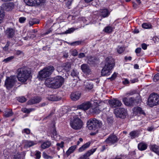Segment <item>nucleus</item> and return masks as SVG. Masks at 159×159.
Wrapping results in <instances>:
<instances>
[{
    "mask_svg": "<svg viewBox=\"0 0 159 159\" xmlns=\"http://www.w3.org/2000/svg\"><path fill=\"white\" fill-rule=\"evenodd\" d=\"M106 103L102 101L97 100L96 98L91 99V102L87 101L84 102L77 106L78 109L86 111L89 109L93 105L92 107L90 109L91 113L93 114L99 113L104 107Z\"/></svg>",
    "mask_w": 159,
    "mask_h": 159,
    "instance_id": "obj_1",
    "label": "nucleus"
},
{
    "mask_svg": "<svg viewBox=\"0 0 159 159\" xmlns=\"http://www.w3.org/2000/svg\"><path fill=\"white\" fill-rule=\"evenodd\" d=\"M64 82V79L61 76L46 79L45 82V85L49 87L54 89L61 87Z\"/></svg>",
    "mask_w": 159,
    "mask_h": 159,
    "instance_id": "obj_2",
    "label": "nucleus"
},
{
    "mask_svg": "<svg viewBox=\"0 0 159 159\" xmlns=\"http://www.w3.org/2000/svg\"><path fill=\"white\" fill-rule=\"evenodd\" d=\"M30 74L31 71L26 67L18 69L17 75L18 80L21 83H25L30 78Z\"/></svg>",
    "mask_w": 159,
    "mask_h": 159,
    "instance_id": "obj_3",
    "label": "nucleus"
},
{
    "mask_svg": "<svg viewBox=\"0 0 159 159\" xmlns=\"http://www.w3.org/2000/svg\"><path fill=\"white\" fill-rule=\"evenodd\" d=\"M105 66L101 71L102 76H108L111 73V70L113 68L114 64L111 57H107L104 61Z\"/></svg>",
    "mask_w": 159,
    "mask_h": 159,
    "instance_id": "obj_4",
    "label": "nucleus"
},
{
    "mask_svg": "<svg viewBox=\"0 0 159 159\" xmlns=\"http://www.w3.org/2000/svg\"><path fill=\"white\" fill-rule=\"evenodd\" d=\"M54 70V67L50 66L41 70L39 73L38 78L40 80H43L49 77Z\"/></svg>",
    "mask_w": 159,
    "mask_h": 159,
    "instance_id": "obj_5",
    "label": "nucleus"
},
{
    "mask_svg": "<svg viewBox=\"0 0 159 159\" xmlns=\"http://www.w3.org/2000/svg\"><path fill=\"white\" fill-rule=\"evenodd\" d=\"M14 7V4L11 2L4 3L2 4V7L0 8V24L2 22L5 16L4 11L2 8L9 11L12 10Z\"/></svg>",
    "mask_w": 159,
    "mask_h": 159,
    "instance_id": "obj_6",
    "label": "nucleus"
},
{
    "mask_svg": "<svg viewBox=\"0 0 159 159\" xmlns=\"http://www.w3.org/2000/svg\"><path fill=\"white\" fill-rule=\"evenodd\" d=\"M71 127L75 129H79L83 126V122L78 117H74L70 119V123Z\"/></svg>",
    "mask_w": 159,
    "mask_h": 159,
    "instance_id": "obj_7",
    "label": "nucleus"
},
{
    "mask_svg": "<svg viewBox=\"0 0 159 159\" xmlns=\"http://www.w3.org/2000/svg\"><path fill=\"white\" fill-rule=\"evenodd\" d=\"M102 125L101 121L95 118L91 119L88 121L87 126L90 130H95Z\"/></svg>",
    "mask_w": 159,
    "mask_h": 159,
    "instance_id": "obj_8",
    "label": "nucleus"
},
{
    "mask_svg": "<svg viewBox=\"0 0 159 159\" xmlns=\"http://www.w3.org/2000/svg\"><path fill=\"white\" fill-rule=\"evenodd\" d=\"M158 104H159V95L155 93L151 94L148 98V105L150 107H153Z\"/></svg>",
    "mask_w": 159,
    "mask_h": 159,
    "instance_id": "obj_9",
    "label": "nucleus"
},
{
    "mask_svg": "<svg viewBox=\"0 0 159 159\" xmlns=\"http://www.w3.org/2000/svg\"><path fill=\"white\" fill-rule=\"evenodd\" d=\"M114 113L117 117L125 118L127 115L126 109L124 108H117L115 109Z\"/></svg>",
    "mask_w": 159,
    "mask_h": 159,
    "instance_id": "obj_10",
    "label": "nucleus"
},
{
    "mask_svg": "<svg viewBox=\"0 0 159 159\" xmlns=\"http://www.w3.org/2000/svg\"><path fill=\"white\" fill-rule=\"evenodd\" d=\"M16 80V77L15 75L7 77L6 80L5 84L7 89L11 88L14 85Z\"/></svg>",
    "mask_w": 159,
    "mask_h": 159,
    "instance_id": "obj_11",
    "label": "nucleus"
},
{
    "mask_svg": "<svg viewBox=\"0 0 159 159\" xmlns=\"http://www.w3.org/2000/svg\"><path fill=\"white\" fill-rule=\"evenodd\" d=\"M24 1L28 5L33 6L38 5L43 3L45 0H24Z\"/></svg>",
    "mask_w": 159,
    "mask_h": 159,
    "instance_id": "obj_12",
    "label": "nucleus"
},
{
    "mask_svg": "<svg viewBox=\"0 0 159 159\" xmlns=\"http://www.w3.org/2000/svg\"><path fill=\"white\" fill-rule=\"evenodd\" d=\"M48 134L49 136H50L52 139L56 140L60 139V137L57 134V132L54 127H53L51 130L48 131Z\"/></svg>",
    "mask_w": 159,
    "mask_h": 159,
    "instance_id": "obj_13",
    "label": "nucleus"
},
{
    "mask_svg": "<svg viewBox=\"0 0 159 159\" xmlns=\"http://www.w3.org/2000/svg\"><path fill=\"white\" fill-rule=\"evenodd\" d=\"M109 102L110 106L113 108L120 106L122 104L121 101L116 98L109 100Z\"/></svg>",
    "mask_w": 159,
    "mask_h": 159,
    "instance_id": "obj_14",
    "label": "nucleus"
},
{
    "mask_svg": "<svg viewBox=\"0 0 159 159\" xmlns=\"http://www.w3.org/2000/svg\"><path fill=\"white\" fill-rule=\"evenodd\" d=\"M118 140L117 137L114 135H111L105 140L106 143L110 145L115 143Z\"/></svg>",
    "mask_w": 159,
    "mask_h": 159,
    "instance_id": "obj_15",
    "label": "nucleus"
},
{
    "mask_svg": "<svg viewBox=\"0 0 159 159\" xmlns=\"http://www.w3.org/2000/svg\"><path fill=\"white\" fill-rule=\"evenodd\" d=\"M81 69L82 71L85 74L89 75L91 73V69L88 65L86 64H83L81 66Z\"/></svg>",
    "mask_w": 159,
    "mask_h": 159,
    "instance_id": "obj_16",
    "label": "nucleus"
},
{
    "mask_svg": "<svg viewBox=\"0 0 159 159\" xmlns=\"http://www.w3.org/2000/svg\"><path fill=\"white\" fill-rule=\"evenodd\" d=\"M122 101L125 105L127 106H131L133 105L134 104V99L133 98H123Z\"/></svg>",
    "mask_w": 159,
    "mask_h": 159,
    "instance_id": "obj_17",
    "label": "nucleus"
},
{
    "mask_svg": "<svg viewBox=\"0 0 159 159\" xmlns=\"http://www.w3.org/2000/svg\"><path fill=\"white\" fill-rule=\"evenodd\" d=\"M6 35L8 38H12L15 34V30L12 28H8L5 32Z\"/></svg>",
    "mask_w": 159,
    "mask_h": 159,
    "instance_id": "obj_18",
    "label": "nucleus"
},
{
    "mask_svg": "<svg viewBox=\"0 0 159 159\" xmlns=\"http://www.w3.org/2000/svg\"><path fill=\"white\" fill-rule=\"evenodd\" d=\"M23 143L24 144V147L25 148L31 147L37 144L36 142L27 140H24Z\"/></svg>",
    "mask_w": 159,
    "mask_h": 159,
    "instance_id": "obj_19",
    "label": "nucleus"
},
{
    "mask_svg": "<svg viewBox=\"0 0 159 159\" xmlns=\"http://www.w3.org/2000/svg\"><path fill=\"white\" fill-rule=\"evenodd\" d=\"M80 96L81 94L80 93L76 92L71 94L70 98L73 101H75L80 98Z\"/></svg>",
    "mask_w": 159,
    "mask_h": 159,
    "instance_id": "obj_20",
    "label": "nucleus"
},
{
    "mask_svg": "<svg viewBox=\"0 0 159 159\" xmlns=\"http://www.w3.org/2000/svg\"><path fill=\"white\" fill-rule=\"evenodd\" d=\"M41 98L40 97H37L29 100L27 102L29 105H31L39 103L41 101Z\"/></svg>",
    "mask_w": 159,
    "mask_h": 159,
    "instance_id": "obj_21",
    "label": "nucleus"
},
{
    "mask_svg": "<svg viewBox=\"0 0 159 159\" xmlns=\"http://www.w3.org/2000/svg\"><path fill=\"white\" fill-rule=\"evenodd\" d=\"M100 12V16L103 18L108 16L110 14V12L108 11V10L107 9H101Z\"/></svg>",
    "mask_w": 159,
    "mask_h": 159,
    "instance_id": "obj_22",
    "label": "nucleus"
},
{
    "mask_svg": "<svg viewBox=\"0 0 159 159\" xmlns=\"http://www.w3.org/2000/svg\"><path fill=\"white\" fill-rule=\"evenodd\" d=\"M96 148H93L90 150L87 151V152L83 155V156L81 157L83 158H87L89 159L88 157L90 156L96 150Z\"/></svg>",
    "mask_w": 159,
    "mask_h": 159,
    "instance_id": "obj_23",
    "label": "nucleus"
},
{
    "mask_svg": "<svg viewBox=\"0 0 159 159\" xmlns=\"http://www.w3.org/2000/svg\"><path fill=\"white\" fill-rule=\"evenodd\" d=\"M77 148L76 145H73L70 147L66 152V155L67 156H69L75 151Z\"/></svg>",
    "mask_w": 159,
    "mask_h": 159,
    "instance_id": "obj_24",
    "label": "nucleus"
},
{
    "mask_svg": "<svg viewBox=\"0 0 159 159\" xmlns=\"http://www.w3.org/2000/svg\"><path fill=\"white\" fill-rule=\"evenodd\" d=\"M90 144V142H87L86 143L84 144L79 148L78 149L79 152H81L84 151L89 147Z\"/></svg>",
    "mask_w": 159,
    "mask_h": 159,
    "instance_id": "obj_25",
    "label": "nucleus"
},
{
    "mask_svg": "<svg viewBox=\"0 0 159 159\" xmlns=\"http://www.w3.org/2000/svg\"><path fill=\"white\" fill-rule=\"evenodd\" d=\"M48 99L51 101H58L61 99V98H58L55 95H51L47 97Z\"/></svg>",
    "mask_w": 159,
    "mask_h": 159,
    "instance_id": "obj_26",
    "label": "nucleus"
},
{
    "mask_svg": "<svg viewBox=\"0 0 159 159\" xmlns=\"http://www.w3.org/2000/svg\"><path fill=\"white\" fill-rule=\"evenodd\" d=\"M151 150L159 155V147L157 145H152L151 147Z\"/></svg>",
    "mask_w": 159,
    "mask_h": 159,
    "instance_id": "obj_27",
    "label": "nucleus"
},
{
    "mask_svg": "<svg viewBox=\"0 0 159 159\" xmlns=\"http://www.w3.org/2000/svg\"><path fill=\"white\" fill-rule=\"evenodd\" d=\"M147 148V145L143 143H141L138 145V148L139 150L143 151L145 150Z\"/></svg>",
    "mask_w": 159,
    "mask_h": 159,
    "instance_id": "obj_28",
    "label": "nucleus"
},
{
    "mask_svg": "<svg viewBox=\"0 0 159 159\" xmlns=\"http://www.w3.org/2000/svg\"><path fill=\"white\" fill-rule=\"evenodd\" d=\"M13 114L12 110L9 109L5 111L4 115L5 117H8L11 116Z\"/></svg>",
    "mask_w": 159,
    "mask_h": 159,
    "instance_id": "obj_29",
    "label": "nucleus"
},
{
    "mask_svg": "<svg viewBox=\"0 0 159 159\" xmlns=\"http://www.w3.org/2000/svg\"><path fill=\"white\" fill-rule=\"evenodd\" d=\"M139 134L138 131L136 130L132 131L130 133L129 135L132 139L138 136Z\"/></svg>",
    "mask_w": 159,
    "mask_h": 159,
    "instance_id": "obj_30",
    "label": "nucleus"
},
{
    "mask_svg": "<svg viewBox=\"0 0 159 159\" xmlns=\"http://www.w3.org/2000/svg\"><path fill=\"white\" fill-rule=\"evenodd\" d=\"M133 111L134 113L136 114H140L143 113L141 108L138 107H134L133 109Z\"/></svg>",
    "mask_w": 159,
    "mask_h": 159,
    "instance_id": "obj_31",
    "label": "nucleus"
},
{
    "mask_svg": "<svg viewBox=\"0 0 159 159\" xmlns=\"http://www.w3.org/2000/svg\"><path fill=\"white\" fill-rule=\"evenodd\" d=\"M51 144V143L50 141H48L43 143L41 145V147L43 149L48 148Z\"/></svg>",
    "mask_w": 159,
    "mask_h": 159,
    "instance_id": "obj_32",
    "label": "nucleus"
},
{
    "mask_svg": "<svg viewBox=\"0 0 159 159\" xmlns=\"http://www.w3.org/2000/svg\"><path fill=\"white\" fill-rule=\"evenodd\" d=\"M113 30V28L111 26H108L105 27L103 30V31L105 33H111Z\"/></svg>",
    "mask_w": 159,
    "mask_h": 159,
    "instance_id": "obj_33",
    "label": "nucleus"
},
{
    "mask_svg": "<svg viewBox=\"0 0 159 159\" xmlns=\"http://www.w3.org/2000/svg\"><path fill=\"white\" fill-rule=\"evenodd\" d=\"M86 88L88 89H91L93 88V85L89 80L85 82Z\"/></svg>",
    "mask_w": 159,
    "mask_h": 159,
    "instance_id": "obj_34",
    "label": "nucleus"
},
{
    "mask_svg": "<svg viewBox=\"0 0 159 159\" xmlns=\"http://www.w3.org/2000/svg\"><path fill=\"white\" fill-rule=\"evenodd\" d=\"M64 69L67 71H69L71 68V64L69 62L65 63L63 66Z\"/></svg>",
    "mask_w": 159,
    "mask_h": 159,
    "instance_id": "obj_35",
    "label": "nucleus"
},
{
    "mask_svg": "<svg viewBox=\"0 0 159 159\" xmlns=\"http://www.w3.org/2000/svg\"><path fill=\"white\" fill-rule=\"evenodd\" d=\"M142 27L144 29H148L152 27V25L149 23H144L142 24Z\"/></svg>",
    "mask_w": 159,
    "mask_h": 159,
    "instance_id": "obj_36",
    "label": "nucleus"
},
{
    "mask_svg": "<svg viewBox=\"0 0 159 159\" xmlns=\"http://www.w3.org/2000/svg\"><path fill=\"white\" fill-rule=\"evenodd\" d=\"M79 72L76 70H73L71 75L73 77H77L78 76Z\"/></svg>",
    "mask_w": 159,
    "mask_h": 159,
    "instance_id": "obj_37",
    "label": "nucleus"
},
{
    "mask_svg": "<svg viewBox=\"0 0 159 159\" xmlns=\"http://www.w3.org/2000/svg\"><path fill=\"white\" fill-rule=\"evenodd\" d=\"M38 23L37 21L35 19H31L29 20V24L30 26H32L33 25Z\"/></svg>",
    "mask_w": 159,
    "mask_h": 159,
    "instance_id": "obj_38",
    "label": "nucleus"
},
{
    "mask_svg": "<svg viewBox=\"0 0 159 159\" xmlns=\"http://www.w3.org/2000/svg\"><path fill=\"white\" fill-rule=\"evenodd\" d=\"M42 156L45 159H52L53 158L52 157L48 155L44 152H43Z\"/></svg>",
    "mask_w": 159,
    "mask_h": 159,
    "instance_id": "obj_39",
    "label": "nucleus"
},
{
    "mask_svg": "<svg viewBox=\"0 0 159 159\" xmlns=\"http://www.w3.org/2000/svg\"><path fill=\"white\" fill-rule=\"evenodd\" d=\"M94 60H95L94 57L91 56H89L88 57V62L89 64H93V62H95Z\"/></svg>",
    "mask_w": 159,
    "mask_h": 159,
    "instance_id": "obj_40",
    "label": "nucleus"
},
{
    "mask_svg": "<svg viewBox=\"0 0 159 159\" xmlns=\"http://www.w3.org/2000/svg\"><path fill=\"white\" fill-rule=\"evenodd\" d=\"M81 42L80 41H77L73 42L71 43H67L71 46H76L80 44Z\"/></svg>",
    "mask_w": 159,
    "mask_h": 159,
    "instance_id": "obj_41",
    "label": "nucleus"
},
{
    "mask_svg": "<svg viewBox=\"0 0 159 159\" xmlns=\"http://www.w3.org/2000/svg\"><path fill=\"white\" fill-rule=\"evenodd\" d=\"M34 110L33 109H27L26 108H24L22 109V111L25 113H29L32 111Z\"/></svg>",
    "mask_w": 159,
    "mask_h": 159,
    "instance_id": "obj_42",
    "label": "nucleus"
},
{
    "mask_svg": "<svg viewBox=\"0 0 159 159\" xmlns=\"http://www.w3.org/2000/svg\"><path fill=\"white\" fill-rule=\"evenodd\" d=\"M75 30V29L74 28H70L68 29V30H66L65 32V34H70L71 33L73 32Z\"/></svg>",
    "mask_w": 159,
    "mask_h": 159,
    "instance_id": "obj_43",
    "label": "nucleus"
},
{
    "mask_svg": "<svg viewBox=\"0 0 159 159\" xmlns=\"http://www.w3.org/2000/svg\"><path fill=\"white\" fill-rule=\"evenodd\" d=\"M153 80L154 82H157L159 80V73H158L154 76Z\"/></svg>",
    "mask_w": 159,
    "mask_h": 159,
    "instance_id": "obj_44",
    "label": "nucleus"
},
{
    "mask_svg": "<svg viewBox=\"0 0 159 159\" xmlns=\"http://www.w3.org/2000/svg\"><path fill=\"white\" fill-rule=\"evenodd\" d=\"M18 100L20 102H23L26 101V98L24 97H20L18 98Z\"/></svg>",
    "mask_w": 159,
    "mask_h": 159,
    "instance_id": "obj_45",
    "label": "nucleus"
},
{
    "mask_svg": "<svg viewBox=\"0 0 159 159\" xmlns=\"http://www.w3.org/2000/svg\"><path fill=\"white\" fill-rule=\"evenodd\" d=\"M124 50V48L122 47H118L117 49V51L118 52L119 54H121L122 53Z\"/></svg>",
    "mask_w": 159,
    "mask_h": 159,
    "instance_id": "obj_46",
    "label": "nucleus"
},
{
    "mask_svg": "<svg viewBox=\"0 0 159 159\" xmlns=\"http://www.w3.org/2000/svg\"><path fill=\"white\" fill-rule=\"evenodd\" d=\"M14 58V57L13 56H11L10 57H8L6 59H4L3 60V62H9L11 61V60L13 59Z\"/></svg>",
    "mask_w": 159,
    "mask_h": 159,
    "instance_id": "obj_47",
    "label": "nucleus"
},
{
    "mask_svg": "<svg viewBox=\"0 0 159 159\" xmlns=\"http://www.w3.org/2000/svg\"><path fill=\"white\" fill-rule=\"evenodd\" d=\"M36 158V159H39L41 157V152L39 151H36V153L35 154Z\"/></svg>",
    "mask_w": 159,
    "mask_h": 159,
    "instance_id": "obj_48",
    "label": "nucleus"
},
{
    "mask_svg": "<svg viewBox=\"0 0 159 159\" xmlns=\"http://www.w3.org/2000/svg\"><path fill=\"white\" fill-rule=\"evenodd\" d=\"M78 53V52L76 49H74L71 51V54L74 56H77Z\"/></svg>",
    "mask_w": 159,
    "mask_h": 159,
    "instance_id": "obj_49",
    "label": "nucleus"
},
{
    "mask_svg": "<svg viewBox=\"0 0 159 159\" xmlns=\"http://www.w3.org/2000/svg\"><path fill=\"white\" fill-rule=\"evenodd\" d=\"M22 132L28 134L30 133V130L29 129H25Z\"/></svg>",
    "mask_w": 159,
    "mask_h": 159,
    "instance_id": "obj_50",
    "label": "nucleus"
},
{
    "mask_svg": "<svg viewBox=\"0 0 159 159\" xmlns=\"http://www.w3.org/2000/svg\"><path fill=\"white\" fill-rule=\"evenodd\" d=\"M116 75L117 74L116 73H114L112 75L111 77L109 78V79H111V80H113L116 78Z\"/></svg>",
    "mask_w": 159,
    "mask_h": 159,
    "instance_id": "obj_51",
    "label": "nucleus"
},
{
    "mask_svg": "<svg viewBox=\"0 0 159 159\" xmlns=\"http://www.w3.org/2000/svg\"><path fill=\"white\" fill-rule=\"evenodd\" d=\"M26 20V18L24 17H21L19 19V21L20 23H23Z\"/></svg>",
    "mask_w": 159,
    "mask_h": 159,
    "instance_id": "obj_52",
    "label": "nucleus"
},
{
    "mask_svg": "<svg viewBox=\"0 0 159 159\" xmlns=\"http://www.w3.org/2000/svg\"><path fill=\"white\" fill-rule=\"evenodd\" d=\"M129 83V81L127 79H124L123 80V83L124 84H128Z\"/></svg>",
    "mask_w": 159,
    "mask_h": 159,
    "instance_id": "obj_53",
    "label": "nucleus"
},
{
    "mask_svg": "<svg viewBox=\"0 0 159 159\" xmlns=\"http://www.w3.org/2000/svg\"><path fill=\"white\" fill-rule=\"evenodd\" d=\"M64 143L63 142H61L60 143H57V145L60 148H62L64 146Z\"/></svg>",
    "mask_w": 159,
    "mask_h": 159,
    "instance_id": "obj_54",
    "label": "nucleus"
},
{
    "mask_svg": "<svg viewBox=\"0 0 159 159\" xmlns=\"http://www.w3.org/2000/svg\"><path fill=\"white\" fill-rule=\"evenodd\" d=\"M85 56V54L83 52L80 53L78 55V57L79 58H82Z\"/></svg>",
    "mask_w": 159,
    "mask_h": 159,
    "instance_id": "obj_55",
    "label": "nucleus"
},
{
    "mask_svg": "<svg viewBox=\"0 0 159 159\" xmlns=\"http://www.w3.org/2000/svg\"><path fill=\"white\" fill-rule=\"evenodd\" d=\"M141 47L143 50H146L147 48V45L145 43H143L142 44Z\"/></svg>",
    "mask_w": 159,
    "mask_h": 159,
    "instance_id": "obj_56",
    "label": "nucleus"
},
{
    "mask_svg": "<svg viewBox=\"0 0 159 159\" xmlns=\"http://www.w3.org/2000/svg\"><path fill=\"white\" fill-rule=\"evenodd\" d=\"M141 50V48H138L135 49V52L137 54L139 53L140 52Z\"/></svg>",
    "mask_w": 159,
    "mask_h": 159,
    "instance_id": "obj_57",
    "label": "nucleus"
},
{
    "mask_svg": "<svg viewBox=\"0 0 159 159\" xmlns=\"http://www.w3.org/2000/svg\"><path fill=\"white\" fill-rule=\"evenodd\" d=\"M16 54L18 55H23V52L20 50H17L16 52Z\"/></svg>",
    "mask_w": 159,
    "mask_h": 159,
    "instance_id": "obj_58",
    "label": "nucleus"
},
{
    "mask_svg": "<svg viewBox=\"0 0 159 159\" xmlns=\"http://www.w3.org/2000/svg\"><path fill=\"white\" fill-rule=\"evenodd\" d=\"M131 82L132 83H134L137 82L138 81V80L137 79H134L132 80H130Z\"/></svg>",
    "mask_w": 159,
    "mask_h": 159,
    "instance_id": "obj_59",
    "label": "nucleus"
},
{
    "mask_svg": "<svg viewBox=\"0 0 159 159\" xmlns=\"http://www.w3.org/2000/svg\"><path fill=\"white\" fill-rule=\"evenodd\" d=\"M9 45V43L8 42L7 43L5 46L4 48L3 49L5 50H7L8 49V47Z\"/></svg>",
    "mask_w": 159,
    "mask_h": 159,
    "instance_id": "obj_60",
    "label": "nucleus"
},
{
    "mask_svg": "<svg viewBox=\"0 0 159 159\" xmlns=\"http://www.w3.org/2000/svg\"><path fill=\"white\" fill-rule=\"evenodd\" d=\"M125 59L126 60H128L129 61H131L132 59V57H125Z\"/></svg>",
    "mask_w": 159,
    "mask_h": 159,
    "instance_id": "obj_61",
    "label": "nucleus"
},
{
    "mask_svg": "<svg viewBox=\"0 0 159 159\" xmlns=\"http://www.w3.org/2000/svg\"><path fill=\"white\" fill-rule=\"evenodd\" d=\"M69 56L68 53H64L63 56L65 58H67Z\"/></svg>",
    "mask_w": 159,
    "mask_h": 159,
    "instance_id": "obj_62",
    "label": "nucleus"
},
{
    "mask_svg": "<svg viewBox=\"0 0 159 159\" xmlns=\"http://www.w3.org/2000/svg\"><path fill=\"white\" fill-rule=\"evenodd\" d=\"M153 127H148V128L147 130L148 131H152L153 130Z\"/></svg>",
    "mask_w": 159,
    "mask_h": 159,
    "instance_id": "obj_63",
    "label": "nucleus"
},
{
    "mask_svg": "<svg viewBox=\"0 0 159 159\" xmlns=\"http://www.w3.org/2000/svg\"><path fill=\"white\" fill-rule=\"evenodd\" d=\"M139 67V66L137 64H135L134 65V68L136 69H138Z\"/></svg>",
    "mask_w": 159,
    "mask_h": 159,
    "instance_id": "obj_64",
    "label": "nucleus"
}]
</instances>
